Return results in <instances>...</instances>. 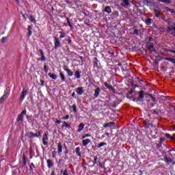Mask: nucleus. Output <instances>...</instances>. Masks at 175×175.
<instances>
[{
	"instance_id": "obj_39",
	"label": "nucleus",
	"mask_w": 175,
	"mask_h": 175,
	"mask_svg": "<svg viewBox=\"0 0 175 175\" xmlns=\"http://www.w3.org/2000/svg\"><path fill=\"white\" fill-rule=\"evenodd\" d=\"M40 54H41L42 58H46V57H44V53L43 52V51H42V49L40 50Z\"/></svg>"
},
{
	"instance_id": "obj_54",
	"label": "nucleus",
	"mask_w": 175,
	"mask_h": 175,
	"mask_svg": "<svg viewBox=\"0 0 175 175\" xmlns=\"http://www.w3.org/2000/svg\"><path fill=\"white\" fill-rule=\"evenodd\" d=\"M97 161H98V157H95L94 158V163H96Z\"/></svg>"
},
{
	"instance_id": "obj_45",
	"label": "nucleus",
	"mask_w": 175,
	"mask_h": 175,
	"mask_svg": "<svg viewBox=\"0 0 175 175\" xmlns=\"http://www.w3.org/2000/svg\"><path fill=\"white\" fill-rule=\"evenodd\" d=\"M69 115H66L64 118H63V120H69Z\"/></svg>"
},
{
	"instance_id": "obj_17",
	"label": "nucleus",
	"mask_w": 175,
	"mask_h": 175,
	"mask_svg": "<svg viewBox=\"0 0 175 175\" xmlns=\"http://www.w3.org/2000/svg\"><path fill=\"white\" fill-rule=\"evenodd\" d=\"M57 150L59 154H61V152H62V145H61V142H59L57 144Z\"/></svg>"
},
{
	"instance_id": "obj_48",
	"label": "nucleus",
	"mask_w": 175,
	"mask_h": 175,
	"mask_svg": "<svg viewBox=\"0 0 175 175\" xmlns=\"http://www.w3.org/2000/svg\"><path fill=\"white\" fill-rule=\"evenodd\" d=\"M56 124H61V120H58L57 119H56V121H55Z\"/></svg>"
},
{
	"instance_id": "obj_4",
	"label": "nucleus",
	"mask_w": 175,
	"mask_h": 175,
	"mask_svg": "<svg viewBox=\"0 0 175 175\" xmlns=\"http://www.w3.org/2000/svg\"><path fill=\"white\" fill-rule=\"evenodd\" d=\"M145 92L142 90L139 92V98H137V102H142L144 99Z\"/></svg>"
},
{
	"instance_id": "obj_64",
	"label": "nucleus",
	"mask_w": 175,
	"mask_h": 175,
	"mask_svg": "<svg viewBox=\"0 0 175 175\" xmlns=\"http://www.w3.org/2000/svg\"><path fill=\"white\" fill-rule=\"evenodd\" d=\"M173 165H175V161L173 163Z\"/></svg>"
},
{
	"instance_id": "obj_61",
	"label": "nucleus",
	"mask_w": 175,
	"mask_h": 175,
	"mask_svg": "<svg viewBox=\"0 0 175 175\" xmlns=\"http://www.w3.org/2000/svg\"><path fill=\"white\" fill-rule=\"evenodd\" d=\"M105 135H106V136H108V137L110 136V133H106Z\"/></svg>"
},
{
	"instance_id": "obj_2",
	"label": "nucleus",
	"mask_w": 175,
	"mask_h": 175,
	"mask_svg": "<svg viewBox=\"0 0 175 175\" xmlns=\"http://www.w3.org/2000/svg\"><path fill=\"white\" fill-rule=\"evenodd\" d=\"M27 114V110L24 109L21 114L18 116L16 121L18 122H24V116Z\"/></svg>"
},
{
	"instance_id": "obj_14",
	"label": "nucleus",
	"mask_w": 175,
	"mask_h": 175,
	"mask_svg": "<svg viewBox=\"0 0 175 175\" xmlns=\"http://www.w3.org/2000/svg\"><path fill=\"white\" fill-rule=\"evenodd\" d=\"M114 125V122H109L108 123H106L103 125L104 128H110L111 126H113Z\"/></svg>"
},
{
	"instance_id": "obj_22",
	"label": "nucleus",
	"mask_w": 175,
	"mask_h": 175,
	"mask_svg": "<svg viewBox=\"0 0 175 175\" xmlns=\"http://www.w3.org/2000/svg\"><path fill=\"white\" fill-rule=\"evenodd\" d=\"M80 71L79 70H77L75 71V77L77 78V79H80V77H81V75H80Z\"/></svg>"
},
{
	"instance_id": "obj_23",
	"label": "nucleus",
	"mask_w": 175,
	"mask_h": 175,
	"mask_svg": "<svg viewBox=\"0 0 175 175\" xmlns=\"http://www.w3.org/2000/svg\"><path fill=\"white\" fill-rule=\"evenodd\" d=\"M64 70H66V72H67L68 76H70V77L73 76V72H72V70H69L68 68H64Z\"/></svg>"
},
{
	"instance_id": "obj_19",
	"label": "nucleus",
	"mask_w": 175,
	"mask_h": 175,
	"mask_svg": "<svg viewBox=\"0 0 175 175\" xmlns=\"http://www.w3.org/2000/svg\"><path fill=\"white\" fill-rule=\"evenodd\" d=\"M152 19L150 18H148L146 19V24L147 25H151V24L152 23Z\"/></svg>"
},
{
	"instance_id": "obj_42",
	"label": "nucleus",
	"mask_w": 175,
	"mask_h": 175,
	"mask_svg": "<svg viewBox=\"0 0 175 175\" xmlns=\"http://www.w3.org/2000/svg\"><path fill=\"white\" fill-rule=\"evenodd\" d=\"M69 172H68V170H65L63 172V175H68Z\"/></svg>"
},
{
	"instance_id": "obj_43",
	"label": "nucleus",
	"mask_w": 175,
	"mask_h": 175,
	"mask_svg": "<svg viewBox=\"0 0 175 175\" xmlns=\"http://www.w3.org/2000/svg\"><path fill=\"white\" fill-rule=\"evenodd\" d=\"M44 70L45 73H47V72H49V70L47 69V66L46 65L44 66Z\"/></svg>"
},
{
	"instance_id": "obj_55",
	"label": "nucleus",
	"mask_w": 175,
	"mask_h": 175,
	"mask_svg": "<svg viewBox=\"0 0 175 175\" xmlns=\"http://www.w3.org/2000/svg\"><path fill=\"white\" fill-rule=\"evenodd\" d=\"M31 35H32V31H29L28 36H31Z\"/></svg>"
},
{
	"instance_id": "obj_35",
	"label": "nucleus",
	"mask_w": 175,
	"mask_h": 175,
	"mask_svg": "<svg viewBox=\"0 0 175 175\" xmlns=\"http://www.w3.org/2000/svg\"><path fill=\"white\" fill-rule=\"evenodd\" d=\"M85 137H91V134H85L82 136L81 139H85Z\"/></svg>"
},
{
	"instance_id": "obj_47",
	"label": "nucleus",
	"mask_w": 175,
	"mask_h": 175,
	"mask_svg": "<svg viewBox=\"0 0 175 175\" xmlns=\"http://www.w3.org/2000/svg\"><path fill=\"white\" fill-rule=\"evenodd\" d=\"M32 167L35 168V165L31 163V166L30 167V170H32Z\"/></svg>"
},
{
	"instance_id": "obj_44",
	"label": "nucleus",
	"mask_w": 175,
	"mask_h": 175,
	"mask_svg": "<svg viewBox=\"0 0 175 175\" xmlns=\"http://www.w3.org/2000/svg\"><path fill=\"white\" fill-rule=\"evenodd\" d=\"M149 96L151 98L152 100H153V102H155V98L154 96H152V95L149 94Z\"/></svg>"
},
{
	"instance_id": "obj_13",
	"label": "nucleus",
	"mask_w": 175,
	"mask_h": 175,
	"mask_svg": "<svg viewBox=\"0 0 175 175\" xmlns=\"http://www.w3.org/2000/svg\"><path fill=\"white\" fill-rule=\"evenodd\" d=\"M103 12H105V13H108V14H110L111 13V8H110V6H106Z\"/></svg>"
},
{
	"instance_id": "obj_41",
	"label": "nucleus",
	"mask_w": 175,
	"mask_h": 175,
	"mask_svg": "<svg viewBox=\"0 0 175 175\" xmlns=\"http://www.w3.org/2000/svg\"><path fill=\"white\" fill-rule=\"evenodd\" d=\"M134 35H139V30L137 29H134V32H133Z\"/></svg>"
},
{
	"instance_id": "obj_28",
	"label": "nucleus",
	"mask_w": 175,
	"mask_h": 175,
	"mask_svg": "<svg viewBox=\"0 0 175 175\" xmlns=\"http://www.w3.org/2000/svg\"><path fill=\"white\" fill-rule=\"evenodd\" d=\"M60 77L62 79V81H65L66 79L65 78V75H64V72H60Z\"/></svg>"
},
{
	"instance_id": "obj_25",
	"label": "nucleus",
	"mask_w": 175,
	"mask_h": 175,
	"mask_svg": "<svg viewBox=\"0 0 175 175\" xmlns=\"http://www.w3.org/2000/svg\"><path fill=\"white\" fill-rule=\"evenodd\" d=\"M75 152L77 155H78V157H81V152H80V148L79 147L76 148Z\"/></svg>"
},
{
	"instance_id": "obj_11",
	"label": "nucleus",
	"mask_w": 175,
	"mask_h": 175,
	"mask_svg": "<svg viewBox=\"0 0 175 175\" xmlns=\"http://www.w3.org/2000/svg\"><path fill=\"white\" fill-rule=\"evenodd\" d=\"M46 163H47V166L49 169H51V167H53V166H54V162H53V161L48 159L46 161Z\"/></svg>"
},
{
	"instance_id": "obj_29",
	"label": "nucleus",
	"mask_w": 175,
	"mask_h": 175,
	"mask_svg": "<svg viewBox=\"0 0 175 175\" xmlns=\"http://www.w3.org/2000/svg\"><path fill=\"white\" fill-rule=\"evenodd\" d=\"M159 2H162L163 3H170L172 0H157Z\"/></svg>"
},
{
	"instance_id": "obj_50",
	"label": "nucleus",
	"mask_w": 175,
	"mask_h": 175,
	"mask_svg": "<svg viewBox=\"0 0 175 175\" xmlns=\"http://www.w3.org/2000/svg\"><path fill=\"white\" fill-rule=\"evenodd\" d=\"M153 114H157V116H158V111H157V110L154 109Z\"/></svg>"
},
{
	"instance_id": "obj_40",
	"label": "nucleus",
	"mask_w": 175,
	"mask_h": 175,
	"mask_svg": "<svg viewBox=\"0 0 175 175\" xmlns=\"http://www.w3.org/2000/svg\"><path fill=\"white\" fill-rule=\"evenodd\" d=\"M76 107H77L76 105H72V109H73L74 113H76L77 111V109Z\"/></svg>"
},
{
	"instance_id": "obj_56",
	"label": "nucleus",
	"mask_w": 175,
	"mask_h": 175,
	"mask_svg": "<svg viewBox=\"0 0 175 175\" xmlns=\"http://www.w3.org/2000/svg\"><path fill=\"white\" fill-rule=\"evenodd\" d=\"M51 175H55V171H52V172H51Z\"/></svg>"
},
{
	"instance_id": "obj_32",
	"label": "nucleus",
	"mask_w": 175,
	"mask_h": 175,
	"mask_svg": "<svg viewBox=\"0 0 175 175\" xmlns=\"http://www.w3.org/2000/svg\"><path fill=\"white\" fill-rule=\"evenodd\" d=\"M160 14H161V12H159V10H154V15L156 17H159Z\"/></svg>"
},
{
	"instance_id": "obj_33",
	"label": "nucleus",
	"mask_w": 175,
	"mask_h": 175,
	"mask_svg": "<svg viewBox=\"0 0 175 175\" xmlns=\"http://www.w3.org/2000/svg\"><path fill=\"white\" fill-rule=\"evenodd\" d=\"M165 137H167V139H171L172 140H174V137H171V136H170V134H169V133H166V134H165Z\"/></svg>"
},
{
	"instance_id": "obj_53",
	"label": "nucleus",
	"mask_w": 175,
	"mask_h": 175,
	"mask_svg": "<svg viewBox=\"0 0 175 175\" xmlns=\"http://www.w3.org/2000/svg\"><path fill=\"white\" fill-rule=\"evenodd\" d=\"M63 38H65V34H62L60 36V38L63 39Z\"/></svg>"
},
{
	"instance_id": "obj_12",
	"label": "nucleus",
	"mask_w": 175,
	"mask_h": 175,
	"mask_svg": "<svg viewBox=\"0 0 175 175\" xmlns=\"http://www.w3.org/2000/svg\"><path fill=\"white\" fill-rule=\"evenodd\" d=\"M48 76H49L51 79H53V80H57V79H58V76H57V75L53 74L51 72H49Z\"/></svg>"
},
{
	"instance_id": "obj_15",
	"label": "nucleus",
	"mask_w": 175,
	"mask_h": 175,
	"mask_svg": "<svg viewBox=\"0 0 175 175\" xmlns=\"http://www.w3.org/2000/svg\"><path fill=\"white\" fill-rule=\"evenodd\" d=\"M89 143H91V140L90 139H86L82 141V144L85 147Z\"/></svg>"
},
{
	"instance_id": "obj_10",
	"label": "nucleus",
	"mask_w": 175,
	"mask_h": 175,
	"mask_svg": "<svg viewBox=\"0 0 175 175\" xmlns=\"http://www.w3.org/2000/svg\"><path fill=\"white\" fill-rule=\"evenodd\" d=\"M83 92L84 90L83 89V87H79L77 88V94H78V95H83Z\"/></svg>"
},
{
	"instance_id": "obj_57",
	"label": "nucleus",
	"mask_w": 175,
	"mask_h": 175,
	"mask_svg": "<svg viewBox=\"0 0 175 175\" xmlns=\"http://www.w3.org/2000/svg\"><path fill=\"white\" fill-rule=\"evenodd\" d=\"M23 20H25V21H27V18L25 17V15H23Z\"/></svg>"
},
{
	"instance_id": "obj_62",
	"label": "nucleus",
	"mask_w": 175,
	"mask_h": 175,
	"mask_svg": "<svg viewBox=\"0 0 175 175\" xmlns=\"http://www.w3.org/2000/svg\"><path fill=\"white\" fill-rule=\"evenodd\" d=\"M66 3H72V2H70V1H69L68 0H66Z\"/></svg>"
},
{
	"instance_id": "obj_3",
	"label": "nucleus",
	"mask_w": 175,
	"mask_h": 175,
	"mask_svg": "<svg viewBox=\"0 0 175 175\" xmlns=\"http://www.w3.org/2000/svg\"><path fill=\"white\" fill-rule=\"evenodd\" d=\"M54 44L55 50H57L59 47H61V42L57 37H55Z\"/></svg>"
},
{
	"instance_id": "obj_51",
	"label": "nucleus",
	"mask_w": 175,
	"mask_h": 175,
	"mask_svg": "<svg viewBox=\"0 0 175 175\" xmlns=\"http://www.w3.org/2000/svg\"><path fill=\"white\" fill-rule=\"evenodd\" d=\"M72 98H76V93L75 92H72Z\"/></svg>"
},
{
	"instance_id": "obj_18",
	"label": "nucleus",
	"mask_w": 175,
	"mask_h": 175,
	"mask_svg": "<svg viewBox=\"0 0 175 175\" xmlns=\"http://www.w3.org/2000/svg\"><path fill=\"white\" fill-rule=\"evenodd\" d=\"M146 47L147 49H148V50L152 51V49H154V44H152V43H148L146 44Z\"/></svg>"
},
{
	"instance_id": "obj_63",
	"label": "nucleus",
	"mask_w": 175,
	"mask_h": 175,
	"mask_svg": "<svg viewBox=\"0 0 175 175\" xmlns=\"http://www.w3.org/2000/svg\"><path fill=\"white\" fill-rule=\"evenodd\" d=\"M116 16H118V12H115Z\"/></svg>"
},
{
	"instance_id": "obj_1",
	"label": "nucleus",
	"mask_w": 175,
	"mask_h": 175,
	"mask_svg": "<svg viewBox=\"0 0 175 175\" xmlns=\"http://www.w3.org/2000/svg\"><path fill=\"white\" fill-rule=\"evenodd\" d=\"M27 136L29 139H33V137H42V132L38 131L36 133L28 132Z\"/></svg>"
},
{
	"instance_id": "obj_34",
	"label": "nucleus",
	"mask_w": 175,
	"mask_h": 175,
	"mask_svg": "<svg viewBox=\"0 0 175 175\" xmlns=\"http://www.w3.org/2000/svg\"><path fill=\"white\" fill-rule=\"evenodd\" d=\"M66 20H67V23L68 24L69 27L73 28V26H72V23H70V21L69 20V18H67Z\"/></svg>"
},
{
	"instance_id": "obj_6",
	"label": "nucleus",
	"mask_w": 175,
	"mask_h": 175,
	"mask_svg": "<svg viewBox=\"0 0 175 175\" xmlns=\"http://www.w3.org/2000/svg\"><path fill=\"white\" fill-rule=\"evenodd\" d=\"M8 96H9V94H8V92L5 91L3 96L0 98V103H3V102H5L6 99H8Z\"/></svg>"
},
{
	"instance_id": "obj_9",
	"label": "nucleus",
	"mask_w": 175,
	"mask_h": 175,
	"mask_svg": "<svg viewBox=\"0 0 175 175\" xmlns=\"http://www.w3.org/2000/svg\"><path fill=\"white\" fill-rule=\"evenodd\" d=\"M164 161L165 162V163H167L169 165L172 163V162H173V159H171L170 157H167V156H165Z\"/></svg>"
},
{
	"instance_id": "obj_20",
	"label": "nucleus",
	"mask_w": 175,
	"mask_h": 175,
	"mask_svg": "<svg viewBox=\"0 0 175 175\" xmlns=\"http://www.w3.org/2000/svg\"><path fill=\"white\" fill-rule=\"evenodd\" d=\"M83 129H84V124L83 123H81L79 125V129H78V132L80 133L83 131Z\"/></svg>"
},
{
	"instance_id": "obj_8",
	"label": "nucleus",
	"mask_w": 175,
	"mask_h": 175,
	"mask_svg": "<svg viewBox=\"0 0 175 175\" xmlns=\"http://www.w3.org/2000/svg\"><path fill=\"white\" fill-rule=\"evenodd\" d=\"M99 94H100V88L97 87L94 90V98H98V96H99Z\"/></svg>"
},
{
	"instance_id": "obj_21",
	"label": "nucleus",
	"mask_w": 175,
	"mask_h": 175,
	"mask_svg": "<svg viewBox=\"0 0 175 175\" xmlns=\"http://www.w3.org/2000/svg\"><path fill=\"white\" fill-rule=\"evenodd\" d=\"M167 31H168V32H172V31H175V25L174 24V25H171V27H169L167 28Z\"/></svg>"
},
{
	"instance_id": "obj_38",
	"label": "nucleus",
	"mask_w": 175,
	"mask_h": 175,
	"mask_svg": "<svg viewBox=\"0 0 175 175\" xmlns=\"http://www.w3.org/2000/svg\"><path fill=\"white\" fill-rule=\"evenodd\" d=\"M6 40H8V37H3L1 39V43H5V42H6Z\"/></svg>"
},
{
	"instance_id": "obj_58",
	"label": "nucleus",
	"mask_w": 175,
	"mask_h": 175,
	"mask_svg": "<svg viewBox=\"0 0 175 175\" xmlns=\"http://www.w3.org/2000/svg\"><path fill=\"white\" fill-rule=\"evenodd\" d=\"M170 53H172L173 54H175V51L170 50Z\"/></svg>"
},
{
	"instance_id": "obj_5",
	"label": "nucleus",
	"mask_w": 175,
	"mask_h": 175,
	"mask_svg": "<svg viewBox=\"0 0 175 175\" xmlns=\"http://www.w3.org/2000/svg\"><path fill=\"white\" fill-rule=\"evenodd\" d=\"M26 95H28V90L23 89L21 94L20 100H23V99H25Z\"/></svg>"
},
{
	"instance_id": "obj_16",
	"label": "nucleus",
	"mask_w": 175,
	"mask_h": 175,
	"mask_svg": "<svg viewBox=\"0 0 175 175\" xmlns=\"http://www.w3.org/2000/svg\"><path fill=\"white\" fill-rule=\"evenodd\" d=\"M123 3H124L123 6L124 8H129V5L131 4L129 3V0H123Z\"/></svg>"
},
{
	"instance_id": "obj_36",
	"label": "nucleus",
	"mask_w": 175,
	"mask_h": 175,
	"mask_svg": "<svg viewBox=\"0 0 175 175\" xmlns=\"http://www.w3.org/2000/svg\"><path fill=\"white\" fill-rule=\"evenodd\" d=\"M64 125H63L62 126H65L66 128H68V129H70V126L68 123H66V122H64Z\"/></svg>"
},
{
	"instance_id": "obj_27",
	"label": "nucleus",
	"mask_w": 175,
	"mask_h": 175,
	"mask_svg": "<svg viewBox=\"0 0 175 175\" xmlns=\"http://www.w3.org/2000/svg\"><path fill=\"white\" fill-rule=\"evenodd\" d=\"M104 85H105V87H106L107 88H108V90H113V86L109 85V83H107V82H105V83H104Z\"/></svg>"
},
{
	"instance_id": "obj_59",
	"label": "nucleus",
	"mask_w": 175,
	"mask_h": 175,
	"mask_svg": "<svg viewBox=\"0 0 175 175\" xmlns=\"http://www.w3.org/2000/svg\"><path fill=\"white\" fill-rule=\"evenodd\" d=\"M31 29H32V27L31 26H29L28 27V31H31Z\"/></svg>"
},
{
	"instance_id": "obj_30",
	"label": "nucleus",
	"mask_w": 175,
	"mask_h": 175,
	"mask_svg": "<svg viewBox=\"0 0 175 175\" xmlns=\"http://www.w3.org/2000/svg\"><path fill=\"white\" fill-rule=\"evenodd\" d=\"M22 160L23 162V165L25 166V165H27V158L25 157V154H23Z\"/></svg>"
},
{
	"instance_id": "obj_24",
	"label": "nucleus",
	"mask_w": 175,
	"mask_h": 175,
	"mask_svg": "<svg viewBox=\"0 0 175 175\" xmlns=\"http://www.w3.org/2000/svg\"><path fill=\"white\" fill-rule=\"evenodd\" d=\"M165 10H167V12L172 13V14H175V11L172 8H169V7H165Z\"/></svg>"
},
{
	"instance_id": "obj_46",
	"label": "nucleus",
	"mask_w": 175,
	"mask_h": 175,
	"mask_svg": "<svg viewBox=\"0 0 175 175\" xmlns=\"http://www.w3.org/2000/svg\"><path fill=\"white\" fill-rule=\"evenodd\" d=\"M38 61H46V58H43V57H42V58H38Z\"/></svg>"
},
{
	"instance_id": "obj_7",
	"label": "nucleus",
	"mask_w": 175,
	"mask_h": 175,
	"mask_svg": "<svg viewBox=\"0 0 175 175\" xmlns=\"http://www.w3.org/2000/svg\"><path fill=\"white\" fill-rule=\"evenodd\" d=\"M47 140H49V136L47 135L46 133H45L42 138V143L44 146H47L49 144V143L47 142Z\"/></svg>"
},
{
	"instance_id": "obj_26",
	"label": "nucleus",
	"mask_w": 175,
	"mask_h": 175,
	"mask_svg": "<svg viewBox=\"0 0 175 175\" xmlns=\"http://www.w3.org/2000/svg\"><path fill=\"white\" fill-rule=\"evenodd\" d=\"M165 61H169L170 62H172V64H175V59L173 58H170V57H165Z\"/></svg>"
},
{
	"instance_id": "obj_49",
	"label": "nucleus",
	"mask_w": 175,
	"mask_h": 175,
	"mask_svg": "<svg viewBox=\"0 0 175 175\" xmlns=\"http://www.w3.org/2000/svg\"><path fill=\"white\" fill-rule=\"evenodd\" d=\"M40 81H41V85L42 87H43V85H44V81L41 80Z\"/></svg>"
},
{
	"instance_id": "obj_37",
	"label": "nucleus",
	"mask_w": 175,
	"mask_h": 175,
	"mask_svg": "<svg viewBox=\"0 0 175 175\" xmlns=\"http://www.w3.org/2000/svg\"><path fill=\"white\" fill-rule=\"evenodd\" d=\"M29 20L30 21H31V23H36V20L35 19L34 17L30 16Z\"/></svg>"
},
{
	"instance_id": "obj_60",
	"label": "nucleus",
	"mask_w": 175,
	"mask_h": 175,
	"mask_svg": "<svg viewBox=\"0 0 175 175\" xmlns=\"http://www.w3.org/2000/svg\"><path fill=\"white\" fill-rule=\"evenodd\" d=\"M161 142H165V139L164 138H160Z\"/></svg>"
},
{
	"instance_id": "obj_31",
	"label": "nucleus",
	"mask_w": 175,
	"mask_h": 175,
	"mask_svg": "<svg viewBox=\"0 0 175 175\" xmlns=\"http://www.w3.org/2000/svg\"><path fill=\"white\" fill-rule=\"evenodd\" d=\"M107 144H106V142H100L98 145V148H100V147H103V146H107Z\"/></svg>"
},
{
	"instance_id": "obj_52",
	"label": "nucleus",
	"mask_w": 175,
	"mask_h": 175,
	"mask_svg": "<svg viewBox=\"0 0 175 175\" xmlns=\"http://www.w3.org/2000/svg\"><path fill=\"white\" fill-rule=\"evenodd\" d=\"M170 33H172V35H173V36H175V31H170Z\"/></svg>"
}]
</instances>
